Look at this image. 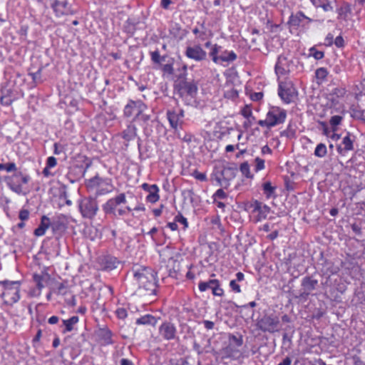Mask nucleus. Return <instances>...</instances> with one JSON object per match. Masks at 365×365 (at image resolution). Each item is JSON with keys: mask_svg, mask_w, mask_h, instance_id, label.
Here are the masks:
<instances>
[{"mask_svg": "<svg viewBox=\"0 0 365 365\" xmlns=\"http://www.w3.org/2000/svg\"><path fill=\"white\" fill-rule=\"evenodd\" d=\"M255 170L257 172L264 168V160L260 158H256L255 160Z\"/></svg>", "mask_w": 365, "mask_h": 365, "instance_id": "nucleus-58", "label": "nucleus"}, {"mask_svg": "<svg viewBox=\"0 0 365 365\" xmlns=\"http://www.w3.org/2000/svg\"><path fill=\"white\" fill-rule=\"evenodd\" d=\"M221 48L222 46H218L217 44H215L212 46L211 51L209 53L213 62L216 63H220V55H218V53L220 52Z\"/></svg>", "mask_w": 365, "mask_h": 365, "instance_id": "nucleus-37", "label": "nucleus"}, {"mask_svg": "<svg viewBox=\"0 0 365 365\" xmlns=\"http://www.w3.org/2000/svg\"><path fill=\"white\" fill-rule=\"evenodd\" d=\"M98 336L104 345L112 344L113 343L112 340V332L108 329H101Z\"/></svg>", "mask_w": 365, "mask_h": 365, "instance_id": "nucleus-31", "label": "nucleus"}, {"mask_svg": "<svg viewBox=\"0 0 365 365\" xmlns=\"http://www.w3.org/2000/svg\"><path fill=\"white\" fill-rule=\"evenodd\" d=\"M267 118L271 127L276 126L285 121L287 111L279 107L273 106L269 108L267 113Z\"/></svg>", "mask_w": 365, "mask_h": 365, "instance_id": "nucleus-9", "label": "nucleus"}, {"mask_svg": "<svg viewBox=\"0 0 365 365\" xmlns=\"http://www.w3.org/2000/svg\"><path fill=\"white\" fill-rule=\"evenodd\" d=\"M240 171L246 178H252V175H250V165L247 162H244L240 165Z\"/></svg>", "mask_w": 365, "mask_h": 365, "instance_id": "nucleus-47", "label": "nucleus"}, {"mask_svg": "<svg viewBox=\"0 0 365 365\" xmlns=\"http://www.w3.org/2000/svg\"><path fill=\"white\" fill-rule=\"evenodd\" d=\"M115 314L119 319H124L127 317L128 313L125 308H118L115 311Z\"/></svg>", "mask_w": 365, "mask_h": 365, "instance_id": "nucleus-59", "label": "nucleus"}, {"mask_svg": "<svg viewBox=\"0 0 365 365\" xmlns=\"http://www.w3.org/2000/svg\"><path fill=\"white\" fill-rule=\"evenodd\" d=\"M334 43L338 48H343L344 46V40L341 36H338L335 39Z\"/></svg>", "mask_w": 365, "mask_h": 365, "instance_id": "nucleus-64", "label": "nucleus"}, {"mask_svg": "<svg viewBox=\"0 0 365 365\" xmlns=\"http://www.w3.org/2000/svg\"><path fill=\"white\" fill-rule=\"evenodd\" d=\"M192 175L195 179H197L200 181L204 182V181L207 180V176H206L205 173H200L196 170L192 173Z\"/></svg>", "mask_w": 365, "mask_h": 365, "instance_id": "nucleus-56", "label": "nucleus"}, {"mask_svg": "<svg viewBox=\"0 0 365 365\" xmlns=\"http://www.w3.org/2000/svg\"><path fill=\"white\" fill-rule=\"evenodd\" d=\"M78 210L83 218L92 220L98 211V201L91 196L85 197L78 200Z\"/></svg>", "mask_w": 365, "mask_h": 365, "instance_id": "nucleus-5", "label": "nucleus"}, {"mask_svg": "<svg viewBox=\"0 0 365 365\" xmlns=\"http://www.w3.org/2000/svg\"><path fill=\"white\" fill-rule=\"evenodd\" d=\"M227 197V194L222 189H218L215 193L213 195L214 202H216V200L218 199H225Z\"/></svg>", "mask_w": 365, "mask_h": 365, "instance_id": "nucleus-57", "label": "nucleus"}, {"mask_svg": "<svg viewBox=\"0 0 365 365\" xmlns=\"http://www.w3.org/2000/svg\"><path fill=\"white\" fill-rule=\"evenodd\" d=\"M157 273L152 269L142 267L133 270V277L138 282L139 287L150 292L152 294H156L158 280Z\"/></svg>", "mask_w": 365, "mask_h": 365, "instance_id": "nucleus-1", "label": "nucleus"}, {"mask_svg": "<svg viewBox=\"0 0 365 365\" xmlns=\"http://www.w3.org/2000/svg\"><path fill=\"white\" fill-rule=\"evenodd\" d=\"M319 282L314 279L313 276H305L302 278L301 282V289L299 295V298L302 299H307L308 297L314 291Z\"/></svg>", "mask_w": 365, "mask_h": 365, "instance_id": "nucleus-8", "label": "nucleus"}, {"mask_svg": "<svg viewBox=\"0 0 365 365\" xmlns=\"http://www.w3.org/2000/svg\"><path fill=\"white\" fill-rule=\"evenodd\" d=\"M51 7L58 16L68 15L70 13V9L66 0L62 1L54 0L51 4Z\"/></svg>", "mask_w": 365, "mask_h": 365, "instance_id": "nucleus-23", "label": "nucleus"}, {"mask_svg": "<svg viewBox=\"0 0 365 365\" xmlns=\"http://www.w3.org/2000/svg\"><path fill=\"white\" fill-rule=\"evenodd\" d=\"M159 334L163 339L167 341L178 339L176 327L173 323L169 322H164L159 327Z\"/></svg>", "mask_w": 365, "mask_h": 365, "instance_id": "nucleus-15", "label": "nucleus"}, {"mask_svg": "<svg viewBox=\"0 0 365 365\" xmlns=\"http://www.w3.org/2000/svg\"><path fill=\"white\" fill-rule=\"evenodd\" d=\"M311 1L316 7H321L324 11L333 10V7L328 0H311Z\"/></svg>", "mask_w": 365, "mask_h": 365, "instance_id": "nucleus-35", "label": "nucleus"}, {"mask_svg": "<svg viewBox=\"0 0 365 365\" xmlns=\"http://www.w3.org/2000/svg\"><path fill=\"white\" fill-rule=\"evenodd\" d=\"M237 173V166L235 163H233L231 166L225 167L221 172V175L225 180L229 181L235 177Z\"/></svg>", "mask_w": 365, "mask_h": 365, "instance_id": "nucleus-29", "label": "nucleus"}, {"mask_svg": "<svg viewBox=\"0 0 365 365\" xmlns=\"http://www.w3.org/2000/svg\"><path fill=\"white\" fill-rule=\"evenodd\" d=\"M173 59L170 58L168 61L167 63L165 64H160L158 66L164 74L168 75H173L174 73V68H173Z\"/></svg>", "mask_w": 365, "mask_h": 365, "instance_id": "nucleus-36", "label": "nucleus"}, {"mask_svg": "<svg viewBox=\"0 0 365 365\" xmlns=\"http://www.w3.org/2000/svg\"><path fill=\"white\" fill-rule=\"evenodd\" d=\"M220 62H233L235 61L237 58V54L233 51H227L225 50L224 51H222L221 54L220 55Z\"/></svg>", "mask_w": 365, "mask_h": 365, "instance_id": "nucleus-33", "label": "nucleus"}, {"mask_svg": "<svg viewBox=\"0 0 365 365\" xmlns=\"http://www.w3.org/2000/svg\"><path fill=\"white\" fill-rule=\"evenodd\" d=\"M309 56H313L317 60H320L324 58V53L323 51L317 50L314 47L309 49Z\"/></svg>", "mask_w": 365, "mask_h": 365, "instance_id": "nucleus-49", "label": "nucleus"}, {"mask_svg": "<svg viewBox=\"0 0 365 365\" xmlns=\"http://www.w3.org/2000/svg\"><path fill=\"white\" fill-rule=\"evenodd\" d=\"M217 283V279H210L207 282H200L198 284V288L200 292H205L207 289H211L212 290L214 284Z\"/></svg>", "mask_w": 365, "mask_h": 365, "instance_id": "nucleus-39", "label": "nucleus"}, {"mask_svg": "<svg viewBox=\"0 0 365 365\" xmlns=\"http://www.w3.org/2000/svg\"><path fill=\"white\" fill-rule=\"evenodd\" d=\"M174 220L176 222V223L179 222V223L182 224L184 225L185 229L188 227V222H187V219L181 213H178L175 217Z\"/></svg>", "mask_w": 365, "mask_h": 365, "instance_id": "nucleus-54", "label": "nucleus"}, {"mask_svg": "<svg viewBox=\"0 0 365 365\" xmlns=\"http://www.w3.org/2000/svg\"><path fill=\"white\" fill-rule=\"evenodd\" d=\"M236 348V346L228 344V346L225 347V351L229 356H234L235 354L238 352Z\"/></svg>", "mask_w": 365, "mask_h": 365, "instance_id": "nucleus-55", "label": "nucleus"}, {"mask_svg": "<svg viewBox=\"0 0 365 365\" xmlns=\"http://www.w3.org/2000/svg\"><path fill=\"white\" fill-rule=\"evenodd\" d=\"M170 34L175 38L182 40L185 36V30L181 29L179 24H175L170 30Z\"/></svg>", "mask_w": 365, "mask_h": 365, "instance_id": "nucleus-34", "label": "nucleus"}, {"mask_svg": "<svg viewBox=\"0 0 365 365\" xmlns=\"http://www.w3.org/2000/svg\"><path fill=\"white\" fill-rule=\"evenodd\" d=\"M144 110H148V106L142 101L130 100L125 106L123 109V115L126 118H130L135 113H140Z\"/></svg>", "mask_w": 365, "mask_h": 365, "instance_id": "nucleus-12", "label": "nucleus"}, {"mask_svg": "<svg viewBox=\"0 0 365 365\" xmlns=\"http://www.w3.org/2000/svg\"><path fill=\"white\" fill-rule=\"evenodd\" d=\"M237 280L232 279L230 282V287L232 290L236 293L241 292L240 286L237 283Z\"/></svg>", "mask_w": 365, "mask_h": 365, "instance_id": "nucleus-60", "label": "nucleus"}, {"mask_svg": "<svg viewBox=\"0 0 365 365\" xmlns=\"http://www.w3.org/2000/svg\"><path fill=\"white\" fill-rule=\"evenodd\" d=\"M134 121L139 123L146 137L151 136L153 131V125L156 121L152 118L151 114L148 113V110H144L140 113H136L133 120V122Z\"/></svg>", "mask_w": 365, "mask_h": 365, "instance_id": "nucleus-7", "label": "nucleus"}, {"mask_svg": "<svg viewBox=\"0 0 365 365\" xmlns=\"http://www.w3.org/2000/svg\"><path fill=\"white\" fill-rule=\"evenodd\" d=\"M56 293L60 295H65L67 293V285L64 282H56L55 284Z\"/></svg>", "mask_w": 365, "mask_h": 365, "instance_id": "nucleus-45", "label": "nucleus"}, {"mask_svg": "<svg viewBox=\"0 0 365 365\" xmlns=\"http://www.w3.org/2000/svg\"><path fill=\"white\" fill-rule=\"evenodd\" d=\"M51 226L49 217L43 215L41 218V222L38 227L34 230V234L37 236H43L45 235L46 230Z\"/></svg>", "mask_w": 365, "mask_h": 365, "instance_id": "nucleus-26", "label": "nucleus"}, {"mask_svg": "<svg viewBox=\"0 0 365 365\" xmlns=\"http://www.w3.org/2000/svg\"><path fill=\"white\" fill-rule=\"evenodd\" d=\"M166 115L171 128L177 130L178 125L182 123V120L178 116L177 111L168 110Z\"/></svg>", "mask_w": 365, "mask_h": 365, "instance_id": "nucleus-27", "label": "nucleus"}, {"mask_svg": "<svg viewBox=\"0 0 365 365\" xmlns=\"http://www.w3.org/2000/svg\"><path fill=\"white\" fill-rule=\"evenodd\" d=\"M242 115L247 119H249L250 118H252V120H255V117L252 116V112L251 109L248 107H245L242 110Z\"/></svg>", "mask_w": 365, "mask_h": 365, "instance_id": "nucleus-61", "label": "nucleus"}, {"mask_svg": "<svg viewBox=\"0 0 365 365\" xmlns=\"http://www.w3.org/2000/svg\"><path fill=\"white\" fill-rule=\"evenodd\" d=\"M0 285L4 288L0 296L4 298V304L11 306L20 299L19 281H0Z\"/></svg>", "mask_w": 365, "mask_h": 365, "instance_id": "nucleus-3", "label": "nucleus"}, {"mask_svg": "<svg viewBox=\"0 0 365 365\" xmlns=\"http://www.w3.org/2000/svg\"><path fill=\"white\" fill-rule=\"evenodd\" d=\"M105 185H106V187H101L96 190V194L97 196L103 195L112 192L113 186L110 183V180H109V182H106Z\"/></svg>", "mask_w": 365, "mask_h": 365, "instance_id": "nucleus-43", "label": "nucleus"}, {"mask_svg": "<svg viewBox=\"0 0 365 365\" xmlns=\"http://www.w3.org/2000/svg\"><path fill=\"white\" fill-rule=\"evenodd\" d=\"M150 57H151L152 61L154 63L158 64V66H160L162 63V62L165 61V60L167 58L166 56H161L160 55V52L158 50L151 52Z\"/></svg>", "mask_w": 365, "mask_h": 365, "instance_id": "nucleus-38", "label": "nucleus"}, {"mask_svg": "<svg viewBox=\"0 0 365 365\" xmlns=\"http://www.w3.org/2000/svg\"><path fill=\"white\" fill-rule=\"evenodd\" d=\"M342 119H343V118L341 115H334L331 118L329 123H330L331 125L333 127L334 131L336 130L334 127L339 125L341 123Z\"/></svg>", "mask_w": 365, "mask_h": 365, "instance_id": "nucleus-52", "label": "nucleus"}, {"mask_svg": "<svg viewBox=\"0 0 365 365\" xmlns=\"http://www.w3.org/2000/svg\"><path fill=\"white\" fill-rule=\"evenodd\" d=\"M56 165H57V160L55 157L50 156L47 158L46 166H48V168H51L55 167Z\"/></svg>", "mask_w": 365, "mask_h": 365, "instance_id": "nucleus-62", "label": "nucleus"}, {"mask_svg": "<svg viewBox=\"0 0 365 365\" xmlns=\"http://www.w3.org/2000/svg\"><path fill=\"white\" fill-rule=\"evenodd\" d=\"M250 207L252 209V213H257V215L255 216V221L256 222L265 220L271 211L269 206L258 200L252 202Z\"/></svg>", "mask_w": 365, "mask_h": 365, "instance_id": "nucleus-13", "label": "nucleus"}, {"mask_svg": "<svg viewBox=\"0 0 365 365\" xmlns=\"http://www.w3.org/2000/svg\"><path fill=\"white\" fill-rule=\"evenodd\" d=\"M106 182H109V180H105L99 178L98 175H96L89 180V186L100 187L103 184H106Z\"/></svg>", "mask_w": 365, "mask_h": 365, "instance_id": "nucleus-44", "label": "nucleus"}, {"mask_svg": "<svg viewBox=\"0 0 365 365\" xmlns=\"http://www.w3.org/2000/svg\"><path fill=\"white\" fill-rule=\"evenodd\" d=\"M4 170H6L7 172L14 171L15 173V172H17L19 170H17L16 165L14 163H5Z\"/></svg>", "mask_w": 365, "mask_h": 365, "instance_id": "nucleus-63", "label": "nucleus"}, {"mask_svg": "<svg viewBox=\"0 0 365 365\" xmlns=\"http://www.w3.org/2000/svg\"><path fill=\"white\" fill-rule=\"evenodd\" d=\"M168 275L177 278L178 273L180 272V262L173 257L168 259Z\"/></svg>", "mask_w": 365, "mask_h": 365, "instance_id": "nucleus-28", "label": "nucleus"}, {"mask_svg": "<svg viewBox=\"0 0 365 365\" xmlns=\"http://www.w3.org/2000/svg\"><path fill=\"white\" fill-rule=\"evenodd\" d=\"M324 279L321 282V285L322 289L327 292H332L335 289L343 293L344 291V286L340 284L341 279L339 277L335 276V274H327L326 276H322Z\"/></svg>", "mask_w": 365, "mask_h": 365, "instance_id": "nucleus-10", "label": "nucleus"}, {"mask_svg": "<svg viewBox=\"0 0 365 365\" xmlns=\"http://www.w3.org/2000/svg\"><path fill=\"white\" fill-rule=\"evenodd\" d=\"M279 317L274 313L266 314L257 319V328L262 332L274 333L280 329Z\"/></svg>", "mask_w": 365, "mask_h": 365, "instance_id": "nucleus-4", "label": "nucleus"}, {"mask_svg": "<svg viewBox=\"0 0 365 365\" xmlns=\"http://www.w3.org/2000/svg\"><path fill=\"white\" fill-rule=\"evenodd\" d=\"M79 321L78 316H73L68 319H63V324L65 326V329L63 333L70 332L73 329V326L76 324Z\"/></svg>", "mask_w": 365, "mask_h": 365, "instance_id": "nucleus-32", "label": "nucleus"}, {"mask_svg": "<svg viewBox=\"0 0 365 365\" xmlns=\"http://www.w3.org/2000/svg\"><path fill=\"white\" fill-rule=\"evenodd\" d=\"M185 56L195 61H202L206 59L207 53L202 49L200 45L187 46L185 51Z\"/></svg>", "mask_w": 365, "mask_h": 365, "instance_id": "nucleus-16", "label": "nucleus"}, {"mask_svg": "<svg viewBox=\"0 0 365 365\" xmlns=\"http://www.w3.org/2000/svg\"><path fill=\"white\" fill-rule=\"evenodd\" d=\"M312 19L306 16L302 11H298L296 14H292L289 17L288 24L293 29H298L300 26L304 27L309 24Z\"/></svg>", "mask_w": 365, "mask_h": 365, "instance_id": "nucleus-17", "label": "nucleus"}, {"mask_svg": "<svg viewBox=\"0 0 365 365\" xmlns=\"http://www.w3.org/2000/svg\"><path fill=\"white\" fill-rule=\"evenodd\" d=\"M31 178L29 175L18 170L11 175L4 177L3 180L13 192L18 195L26 194L24 185H27Z\"/></svg>", "mask_w": 365, "mask_h": 365, "instance_id": "nucleus-2", "label": "nucleus"}, {"mask_svg": "<svg viewBox=\"0 0 365 365\" xmlns=\"http://www.w3.org/2000/svg\"><path fill=\"white\" fill-rule=\"evenodd\" d=\"M1 97L0 103L3 106H9L14 101L13 97V91L11 88H9L6 85L3 86L1 88Z\"/></svg>", "mask_w": 365, "mask_h": 365, "instance_id": "nucleus-24", "label": "nucleus"}, {"mask_svg": "<svg viewBox=\"0 0 365 365\" xmlns=\"http://www.w3.org/2000/svg\"><path fill=\"white\" fill-rule=\"evenodd\" d=\"M176 89L180 96L187 94L192 98L195 97L197 93V85L194 81H188L185 78V74L180 75L178 80L175 82Z\"/></svg>", "mask_w": 365, "mask_h": 365, "instance_id": "nucleus-6", "label": "nucleus"}, {"mask_svg": "<svg viewBox=\"0 0 365 365\" xmlns=\"http://www.w3.org/2000/svg\"><path fill=\"white\" fill-rule=\"evenodd\" d=\"M120 264V261L117 257L112 255H105L100 258V264L102 269L106 271H111L117 268Z\"/></svg>", "mask_w": 365, "mask_h": 365, "instance_id": "nucleus-20", "label": "nucleus"}, {"mask_svg": "<svg viewBox=\"0 0 365 365\" xmlns=\"http://www.w3.org/2000/svg\"><path fill=\"white\" fill-rule=\"evenodd\" d=\"M158 323V319L151 315L145 314L136 319L135 324L138 325H150L155 327Z\"/></svg>", "mask_w": 365, "mask_h": 365, "instance_id": "nucleus-30", "label": "nucleus"}, {"mask_svg": "<svg viewBox=\"0 0 365 365\" xmlns=\"http://www.w3.org/2000/svg\"><path fill=\"white\" fill-rule=\"evenodd\" d=\"M126 202V197L125 193H120L113 198L109 199L105 204L102 205V209L105 214L111 215L113 217H117L116 207L120 204Z\"/></svg>", "mask_w": 365, "mask_h": 365, "instance_id": "nucleus-11", "label": "nucleus"}, {"mask_svg": "<svg viewBox=\"0 0 365 365\" xmlns=\"http://www.w3.org/2000/svg\"><path fill=\"white\" fill-rule=\"evenodd\" d=\"M41 71H42V68H40L38 69V71L36 72L29 73V75L32 78L33 83L35 86H36L37 84L42 82Z\"/></svg>", "mask_w": 365, "mask_h": 365, "instance_id": "nucleus-46", "label": "nucleus"}, {"mask_svg": "<svg viewBox=\"0 0 365 365\" xmlns=\"http://www.w3.org/2000/svg\"><path fill=\"white\" fill-rule=\"evenodd\" d=\"M355 137L349 133L346 134L342 139L341 144L336 147L337 152L341 155H344L348 151L354 150V142Z\"/></svg>", "mask_w": 365, "mask_h": 365, "instance_id": "nucleus-19", "label": "nucleus"}, {"mask_svg": "<svg viewBox=\"0 0 365 365\" xmlns=\"http://www.w3.org/2000/svg\"><path fill=\"white\" fill-rule=\"evenodd\" d=\"M339 271V267L335 266L334 262L330 260L325 259L322 263L321 272L322 276L327 274H336Z\"/></svg>", "mask_w": 365, "mask_h": 365, "instance_id": "nucleus-25", "label": "nucleus"}, {"mask_svg": "<svg viewBox=\"0 0 365 365\" xmlns=\"http://www.w3.org/2000/svg\"><path fill=\"white\" fill-rule=\"evenodd\" d=\"M278 94L284 102L289 103L296 96L297 91L292 84L280 83L279 85Z\"/></svg>", "mask_w": 365, "mask_h": 365, "instance_id": "nucleus-14", "label": "nucleus"}, {"mask_svg": "<svg viewBox=\"0 0 365 365\" xmlns=\"http://www.w3.org/2000/svg\"><path fill=\"white\" fill-rule=\"evenodd\" d=\"M290 61L288 58L284 55L279 56L276 63L274 70L276 74L279 76H284L289 73Z\"/></svg>", "mask_w": 365, "mask_h": 365, "instance_id": "nucleus-18", "label": "nucleus"}, {"mask_svg": "<svg viewBox=\"0 0 365 365\" xmlns=\"http://www.w3.org/2000/svg\"><path fill=\"white\" fill-rule=\"evenodd\" d=\"M242 344H243V339L241 335L240 336H237L233 334L230 335L229 344L236 346V347H240L242 345Z\"/></svg>", "mask_w": 365, "mask_h": 365, "instance_id": "nucleus-41", "label": "nucleus"}, {"mask_svg": "<svg viewBox=\"0 0 365 365\" xmlns=\"http://www.w3.org/2000/svg\"><path fill=\"white\" fill-rule=\"evenodd\" d=\"M262 187H263L264 193L267 198L271 197L274 194L275 187L272 186L270 182H264L263 184Z\"/></svg>", "mask_w": 365, "mask_h": 365, "instance_id": "nucleus-42", "label": "nucleus"}, {"mask_svg": "<svg viewBox=\"0 0 365 365\" xmlns=\"http://www.w3.org/2000/svg\"><path fill=\"white\" fill-rule=\"evenodd\" d=\"M315 75L318 80L324 81L328 75V71L325 68H319L316 70Z\"/></svg>", "mask_w": 365, "mask_h": 365, "instance_id": "nucleus-48", "label": "nucleus"}, {"mask_svg": "<svg viewBox=\"0 0 365 365\" xmlns=\"http://www.w3.org/2000/svg\"><path fill=\"white\" fill-rule=\"evenodd\" d=\"M353 116L361 120L365 123V110L355 109L353 110Z\"/></svg>", "mask_w": 365, "mask_h": 365, "instance_id": "nucleus-51", "label": "nucleus"}, {"mask_svg": "<svg viewBox=\"0 0 365 365\" xmlns=\"http://www.w3.org/2000/svg\"><path fill=\"white\" fill-rule=\"evenodd\" d=\"M141 187L145 191L149 193L146 197L148 202L155 203L159 200V188L157 185H149L148 183H143Z\"/></svg>", "mask_w": 365, "mask_h": 365, "instance_id": "nucleus-21", "label": "nucleus"}, {"mask_svg": "<svg viewBox=\"0 0 365 365\" xmlns=\"http://www.w3.org/2000/svg\"><path fill=\"white\" fill-rule=\"evenodd\" d=\"M327 153V148L325 144L319 143L314 150V155L318 158H324Z\"/></svg>", "mask_w": 365, "mask_h": 365, "instance_id": "nucleus-40", "label": "nucleus"}, {"mask_svg": "<svg viewBox=\"0 0 365 365\" xmlns=\"http://www.w3.org/2000/svg\"><path fill=\"white\" fill-rule=\"evenodd\" d=\"M346 93V89L344 88H335L332 90L331 95L336 98H342Z\"/></svg>", "mask_w": 365, "mask_h": 365, "instance_id": "nucleus-53", "label": "nucleus"}, {"mask_svg": "<svg viewBox=\"0 0 365 365\" xmlns=\"http://www.w3.org/2000/svg\"><path fill=\"white\" fill-rule=\"evenodd\" d=\"M212 294L215 296L222 297L224 294L223 289L220 287V283L217 279V283L214 284L213 289L212 290Z\"/></svg>", "mask_w": 365, "mask_h": 365, "instance_id": "nucleus-50", "label": "nucleus"}, {"mask_svg": "<svg viewBox=\"0 0 365 365\" xmlns=\"http://www.w3.org/2000/svg\"><path fill=\"white\" fill-rule=\"evenodd\" d=\"M137 127L133 124V120L130 122L126 128L120 133V137L127 142L134 140L137 136Z\"/></svg>", "mask_w": 365, "mask_h": 365, "instance_id": "nucleus-22", "label": "nucleus"}]
</instances>
